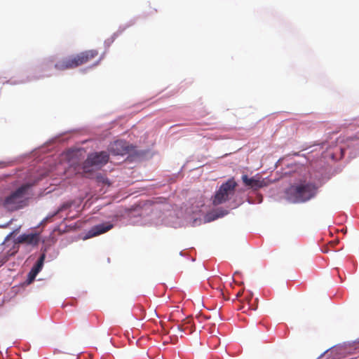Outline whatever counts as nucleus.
Masks as SVG:
<instances>
[{
	"instance_id": "f257e3e1",
	"label": "nucleus",
	"mask_w": 359,
	"mask_h": 359,
	"mask_svg": "<svg viewBox=\"0 0 359 359\" xmlns=\"http://www.w3.org/2000/svg\"><path fill=\"white\" fill-rule=\"evenodd\" d=\"M32 185L24 184L9 195L3 201V206L8 211L13 212L22 209L28 205L32 194L29 192Z\"/></svg>"
},
{
	"instance_id": "f03ea898",
	"label": "nucleus",
	"mask_w": 359,
	"mask_h": 359,
	"mask_svg": "<svg viewBox=\"0 0 359 359\" xmlns=\"http://www.w3.org/2000/svg\"><path fill=\"white\" fill-rule=\"evenodd\" d=\"M97 56L98 51L97 50L92 49L84 50L58 61L55 63V68L60 71L74 69L90 62Z\"/></svg>"
},
{
	"instance_id": "7ed1b4c3",
	"label": "nucleus",
	"mask_w": 359,
	"mask_h": 359,
	"mask_svg": "<svg viewBox=\"0 0 359 359\" xmlns=\"http://www.w3.org/2000/svg\"><path fill=\"white\" fill-rule=\"evenodd\" d=\"M315 185L306 183L290 186L285 191L286 199L292 203H304L316 194Z\"/></svg>"
},
{
	"instance_id": "20e7f679",
	"label": "nucleus",
	"mask_w": 359,
	"mask_h": 359,
	"mask_svg": "<svg viewBox=\"0 0 359 359\" xmlns=\"http://www.w3.org/2000/svg\"><path fill=\"white\" fill-rule=\"evenodd\" d=\"M237 183L233 179H229L222 184L213 198V204L217 205L228 201L233 195Z\"/></svg>"
},
{
	"instance_id": "39448f33",
	"label": "nucleus",
	"mask_w": 359,
	"mask_h": 359,
	"mask_svg": "<svg viewBox=\"0 0 359 359\" xmlns=\"http://www.w3.org/2000/svg\"><path fill=\"white\" fill-rule=\"evenodd\" d=\"M237 183L233 179H229L222 184L213 198V204L217 205L228 201L233 195Z\"/></svg>"
},
{
	"instance_id": "423d86ee",
	"label": "nucleus",
	"mask_w": 359,
	"mask_h": 359,
	"mask_svg": "<svg viewBox=\"0 0 359 359\" xmlns=\"http://www.w3.org/2000/svg\"><path fill=\"white\" fill-rule=\"evenodd\" d=\"M109 156L107 151H100L88 156L86 163L92 166L102 167L107 163Z\"/></svg>"
},
{
	"instance_id": "0eeeda50",
	"label": "nucleus",
	"mask_w": 359,
	"mask_h": 359,
	"mask_svg": "<svg viewBox=\"0 0 359 359\" xmlns=\"http://www.w3.org/2000/svg\"><path fill=\"white\" fill-rule=\"evenodd\" d=\"M109 151L113 155L123 156L128 154L130 150L126 141L117 140L109 144Z\"/></svg>"
},
{
	"instance_id": "6e6552de",
	"label": "nucleus",
	"mask_w": 359,
	"mask_h": 359,
	"mask_svg": "<svg viewBox=\"0 0 359 359\" xmlns=\"http://www.w3.org/2000/svg\"><path fill=\"white\" fill-rule=\"evenodd\" d=\"M113 228L110 222H105L93 226L87 233L86 238H90L107 232Z\"/></svg>"
},
{
	"instance_id": "1a4fd4ad",
	"label": "nucleus",
	"mask_w": 359,
	"mask_h": 359,
	"mask_svg": "<svg viewBox=\"0 0 359 359\" xmlns=\"http://www.w3.org/2000/svg\"><path fill=\"white\" fill-rule=\"evenodd\" d=\"M40 240L39 233H23L18 237V242L19 243H27L32 245H37Z\"/></svg>"
},
{
	"instance_id": "9d476101",
	"label": "nucleus",
	"mask_w": 359,
	"mask_h": 359,
	"mask_svg": "<svg viewBox=\"0 0 359 359\" xmlns=\"http://www.w3.org/2000/svg\"><path fill=\"white\" fill-rule=\"evenodd\" d=\"M242 180L246 187L255 190H257L265 185L264 180H260L255 177L249 178L246 175L242 176Z\"/></svg>"
},
{
	"instance_id": "9b49d317",
	"label": "nucleus",
	"mask_w": 359,
	"mask_h": 359,
	"mask_svg": "<svg viewBox=\"0 0 359 359\" xmlns=\"http://www.w3.org/2000/svg\"><path fill=\"white\" fill-rule=\"evenodd\" d=\"M177 328L184 332H188V334L192 333L195 330V326L192 322L191 317H187L184 318L182 323L177 325Z\"/></svg>"
},
{
	"instance_id": "f8f14e48",
	"label": "nucleus",
	"mask_w": 359,
	"mask_h": 359,
	"mask_svg": "<svg viewBox=\"0 0 359 359\" xmlns=\"http://www.w3.org/2000/svg\"><path fill=\"white\" fill-rule=\"evenodd\" d=\"M45 258L46 254L43 252L41 255L39 259L37 260V262H36V264H34L32 269L37 273H39L43 268Z\"/></svg>"
},
{
	"instance_id": "ddd939ff",
	"label": "nucleus",
	"mask_w": 359,
	"mask_h": 359,
	"mask_svg": "<svg viewBox=\"0 0 359 359\" xmlns=\"http://www.w3.org/2000/svg\"><path fill=\"white\" fill-rule=\"evenodd\" d=\"M73 203L72 202H66L63 203L55 212L54 215H57L60 212H62L63 210H65L70 207H72Z\"/></svg>"
},
{
	"instance_id": "4468645a",
	"label": "nucleus",
	"mask_w": 359,
	"mask_h": 359,
	"mask_svg": "<svg viewBox=\"0 0 359 359\" xmlns=\"http://www.w3.org/2000/svg\"><path fill=\"white\" fill-rule=\"evenodd\" d=\"M96 179H97V181L100 183L107 184L108 186L110 185V182H109V180H108V178L106 177L105 176L102 175V174L97 175L96 177Z\"/></svg>"
},
{
	"instance_id": "2eb2a0df",
	"label": "nucleus",
	"mask_w": 359,
	"mask_h": 359,
	"mask_svg": "<svg viewBox=\"0 0 359 359\" xmlns=\"http://www.w3.org/2000/svg\"><path fill=\"white\" fill-rule=\"evenodd\" d=\"M38 273H37V272L34 271V270L31 269V271L28 273V278H27L28 283H31L34 280L35 277L36 276V275Z\"/></svg>"
},
{
	"instance_id": "dca6fc26",
	"label": "nucleus",
	"mask_w": 359,
	"mask_h": 359,
	"mask_svg": "<svg viewBox=\"0 0 359 359\" xmlns=\"http://www.w3.org/2000/svg\"><path fill=\"white\" fill-rule=\"evenodd\" d=\"M56 215H54V213H53L52 215H48L46 218H44L42 221V224H46L48 222H52L53 221V218Z\"/></svg>"
}]
</instances>
